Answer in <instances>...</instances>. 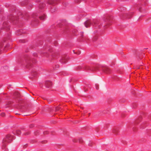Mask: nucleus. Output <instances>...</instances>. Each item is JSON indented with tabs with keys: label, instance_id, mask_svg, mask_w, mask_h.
<instances>
[{
	"label": "nucleus",
	"instance_id": "1",
	"mask_svg": "<svg viewBox=\"0 0 151 151\" xmlns=\"http://www.w3.org/2000/svg\"><path fill=\"white\" fill-rule=\"evenodd\" d=\"M86 27H88L91 25L95 26L96 27L101 28L102 26L104 27L105 25H103L99 23L98 21L96 20H87L84 23Z\"/></svg>",
	"mask_w": 151,
	"mask_h": 151
},
{
	"label": "nucleus",
	"instance_id": "2",
	"mask_svg": "<svg viewBox=\"0 0 151 151\" xmlns=\"http://www.w3.org/2000/svg\"><path fill=\"white\" fill-rule=\"evenodd\" d=\"M13 139V136L10 134L7 135L6 138H4L3 140V145L5 146L8 143L11 142Z\"/></svg>",
	"mask_w": 151,
	"mask_h": 151
},
{
	"label": "nucleus",
	"instance_id": "3",
	"mask_svg": "<svg viewBox=\"0 0 151 151\" xmlns=\"http://www.w3.org/2000/svg\"><path fill=\"white\" fill-rule=\"evenodd\" d=\"M100 70H102L104 73H109L111 72V70L109 68L106 66L102 67Z\"/></svg>",
	"mask_w": 151,
	"mask_h": 151
},
{
	"label": "nucleus",
	"instance_id": "4",
	"mask_svg": "<svg viewBox=\"0 0 151 151\" xmlns=\"http://www.w3.org/2000/svg\"><path fill=\"white\" fill-rule=\"evenodd\" d=\"M8 23L7 22H4L3 24V27L1 28V29H6V30H8L9 29Z\"/></svg>",
	"mask_w": 151,
	"mask_h": 151
},
{
	"label": "nucleus",
	"instance_id": "5",
	"mask_svg": "<svg viewBox=\"0 0 151 151\" xmlns=\"http://www.w3.org/2000/svg\"><path fill=\"white\" fill-rule=\"evenodd\" d=\"M45 85L47 88L50 87L52 85V82L50 81H46L45 83Z\"/></svg>",
	"mask_w": 151,
	"mask_h": 151
},
{
	"label": "nucleus",
	"instance_id": "6",
	"mask_svg": "<svg viewBox=\"0 0 151 151\" xmlns=\"http://www.w3.org/2000/svg\"><path fill=\"white\" fill-rule=\"evenodd\" d=\"M39 18L40 20H44L46 18V16L43 13L40 15Z\"/></svg>",
	"mask_w": 151,
	"mask_h": 151
},
{
	"label": "nucleus",
	"instance_id": "7",
	"mask_svg": "<svg viewBox=\"0 0 151 151\" xmlns=\"http://www.w3.org/2000/svg\"><path fill=\"white\" fill-rule=\"evenodd\" d=\"M13 133L15 135H19L21 133V130L20 129L16 130L13 132Z\"/></svg>",
	"mask_w": 151,
	"mask_h": 151
},
{
	"label": "nucleus",
	"instance_id": "8",
	"mask_svg": "<svg viewBox=\"0 0 151 151\" xmlns=\"http://www.w3.org/2000/svg\"><path fill=\"white\" fill-rule=\"evenodd\" d=\"M67 61V58L66 57H63L60 60V62L62 63H66Z\"/></svg>",
	"mask_w": 151,
	"mask_h": 151
},
{
	"label": "nucleus",
	"instance_id": "9",
	"mask_svg": "<svg viewBox=\"0 0 151 151\" xmlns=\"http://www.w3.org/2000/svg\"><path fill=\"white\" fill-rule=\"evenodd\" d=\"M45 5L44 4L40 3L39 5V8L40 9H43L45 7Z\"/></svg>",
	"mask_w": 151,
	"mask_h": 151
},
{
	"label": "nucleus",
	"instance_id": "10",
	"mask_svg": "<svg viewBox=\"0 0 151 151\" xmlns=\"http://www.w3.org/2000/svg\"><path fill=\"white\" fill-rule=\"evenodd\" d=\"M81 37H83V39L86 40L87 39V37L86 36H84L83 35V33L82 32H80L79 34Z\"/></svg>",
	"mask_w": 151,
	"mask_h": 151
},
{
	"label": "nucleus",
	"instance_id": "11",
	"mask_svg": "<svg viewBox=\"0 0 151 151\" xmlns=\"http://www.w3.org/2000/svg\"><path fill=\"white\" fill-rule=\"evenodd\" d=\"M31 75H32L33 76L35 77L38 75V73L35 71L33 70L32 72Z\"/></svg>",
	"mask_w": 151,
	"mask_h": 151
},
{
	"label": "nucleus",
	"instance_id": "12",
	"mask_svg": "<svg viewBox=\"0 0 151 151\" xmlns=\"http://www.w3.org/2000/svg\"><path fill=\"white\" fill-rule=\"evenodd\" d=\"M73 32L74 34H75V35H77L78 33H79L78 31L76 30H74Z\"/></svg>",
	"mask_w": 151,
	"mask_h": 151
},
{
	"label": "nucleus",
	"instance_id": "13",
	"mask_svg": "<svg viewBox=\"0 0 151 151\" xmlns=\"http://www.w3.org/2000/svg\"><path fill=\"white\" fill-rule=\"evenodd\" d=\"M3 46V44L2 43H0V53H1V49Z\"/></svg>",
	"mask_w": 151,
	"mask_h": 151
},
{
	"label": "nucleus",
	"instance_id": "14",
	"mask_svg": "<svg viewBox=\"0 0 151 151\" xmlns=\"http://www.w3.org/2000/svg\"><path fill=\"white\" fill-rule=\"evenodd\" d=\"M87 112V111L86 110H83V112L82 114H83V116H84V115H85V114Z\"/></svg>",
	"mask_w": 151,
	"mask_h": 151
},
{
	"label": "nucleus",
	"instance_id": "15",
	"mask_svg": "<svg viewBox=\"0 0 151 151\" xmlns=\"http://www.w3.org/2000/svg\"><path fill=\"white\" fill-rule=\"evenodd\" d=\"M90 70L92 71H94L96 70H97V69L96 68H91L90 69Z\"/></svg>",
	"mask_w": 151,
	"mask_h": 151
},
{
	"label": "nucleus",
	"instance_id": "16",
	"mask_svg": "<svg viewBox=\"0 0 151 151\" xmlns=\"http://www.w3.org/2000/svg\"><path fill=\"white\" fill-rule=\"evenodd\" d=\"M31 65L30 64V63H29H29H27V64L26 65V66L27 67V68H29V67L30 66H31Z\"/></svg>",
	"mask_w": 151,
	"mask_h": 151
},
{
	"label": "nucleus",
	"instance_id": "17",
	"mask_svg": "<svg viewBox=\"0 0 151 151\" xmlns=\"http://www.w3.org/2000/svg\"><path fill=\"white\" fill-rule=\"evenodd\" d=\"M1 115L2 116H5V114L4 113H2L1 114Z\"/></svg>",
	"mask_w": 151,
	"mask_h": 151
},
{
	"label": "nucleus",
	"instance_id": "18",
	"mask_svg": "<svg viewBox=\"0 0 151 151\" xmlns=\"http://www.w3.org/2000/svg\"><path fill=\"white\" fill-rule=\"evenodd\" d=\"M29 134V132H27V133H24V135H27L28 134Z\"/></svg>",
	"mask_w": 151,
	"mask_h": 151
},
{
	"label": "nucleus",
	"instance_id": "19",
	"mask_svg": "<svg viewBox=\"0 0 151 151\" xmlns=\"http://www.w3.org/2000/svg\"><path fill=\"white\" fill-rule=\"evenodd\" d=\"M63 5H65V6L66 5V4H67V3H65V2L63 3Z\"/></svg>",
	"mask_w": 151,
	"mask_h": 151
},
{
	"label": "nucleus",
	"instance_id": "20",
	"mask_svg": "<svg viewBox=\"0 0 151 151\" xmlns=\"http://www.w3.org/2000/svg\"><path fill=\"white\" fill-rule=\"evenodd\" d=\"M2 143V145L3 147H2V148H3V147H5L6 146V145L5 146L4 145H3V143Z\"/></svg>",
	"mask_w": 151,
	"mask_h": 151
},
{
	"label": "nucleus",
	"instance_id": "21",
	"mask_svg": "<svg viewBox=\"0 0 151 151\" xmlns=\"http://www.w3.org/2000/svg\"><path fill=\"white\" fill-rule=\"evenodd\" d=\"M96 89H98V86H96Z\"/></svg>",
	"mask_w": 151,
	"mask_h": 151
},
{
	"label": "nucleus",
	"instance_id": "22",
	"mask_svg": "<svg viewBox=\"0 0 151 151\" xmlns=\"http://www.w3.org/2000/svg\"><path fill=\"white\" fill-rule=\"evenodd\" d=\"M21 130H22L23 131H24V130L23 129H22V128L21 129Z\"/></svg>",
	"mask_w": 151,
	"mask_h": 151
},
{
	"label": "nucleus",
	"instance_id": "23",
	"mask_svg": "<svg viewBox=\"0 0 151 151\" xmlns=\"http://www.w3.org/2000/svg\"><path fill=\"white\" fill-rule=\"evenodd\" d=\"M73 51L74 53H75V54L76 53V52H75L74 50H73Z\"/></svg>",
	"mask_w": 151,
	"mask_h": 151
},
{
	"label": "nucleus",
	"instance_id": "24",
	"mask_svg": "<svg viewBox=\"0 0 151 151\" xmlns=\"http://www.w3.org/2000/svg\"><path fill=\"white\" fill-rule=\"evenodd\" d=\"M90 113H89V114H88L89 115H90Z\"/></svg>",
	"mask_w": 151,
	"mask_h": 151
},
{
	"label": "nucleus",
	"instance_id": "25",
	"mask_svg": "<svg viewBox=\"0 0 151 151\" xmlns=\"http://www.w3.org/2000/svg\"><path fill=\"white\" fill-rule=\"evenodd\" d=\"M13 19H14V18L13 17Z\"/></svg>",
	"mask_w": 151,
	"mask_h": 151
},
{
	"label": "nucleus",
	"instance_id": "26",
	"mask_svg": "<svg viewBox=\"0 0 151 151\" xmlns=\"http://www.w3.org/2000/svg\"><path fill=\"white\" fill-rule=\"evenodd\" d=\"M56 110H58V109H57Z\"/></svg>",
	"mask_w": 151,
	"mask_h": 151
}]
</instances>
